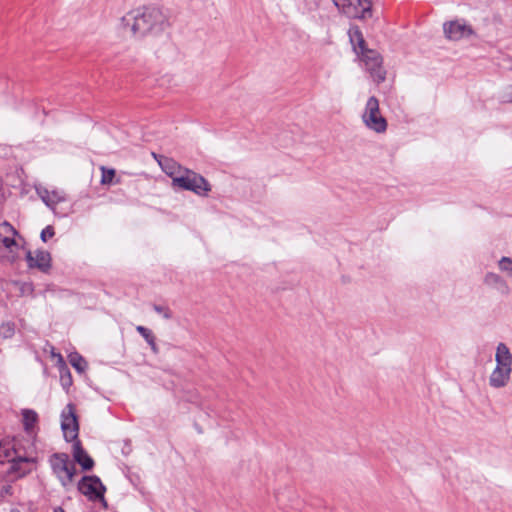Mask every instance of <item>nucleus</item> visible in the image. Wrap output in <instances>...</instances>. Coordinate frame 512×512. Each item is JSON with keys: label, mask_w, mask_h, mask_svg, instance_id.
Listing matches in <instances>:
<instances>
[{"label": "nucleus", "mask_w": 512, "mask_h": 512, "mask_svg": "<svg viewBox=\"0 0 512 512\" xmlns=\"http://www.w3.org/2000/svg\"><path fill=\"white\" fill-rule=\"evenodd\" d=\"M164 23V15L156 7H143L121 18V25L133 36H143Z\"/></svg>", "instance_id": "obj_1"}, {"label": "nucleus", "mask_w": 512, "mask_h": 512, "mask_svg": "<svg viewBox=\"0 0 512 512\" xmlns=\"http://www.w3.org/2000/svg\"><path fill=\"white\" fill-rule=\"evenodd\" d=\"M172 184L183 190L192 191L199 196H207L211 191L209 182L192 170H186L183 175L173 177Z\"/></svg>", "instance_id": "obj_2"}, {"label": "nucleus", "mask_w": 512, "mask_h": 512, "mask_svg": "<svg viewBox=\"0 0 512 512\" xmlns=\"http://www.w3.org/2000/svg\"><path fill=\"white\" fill-rule=\"evenodd\" d=\"M339 12L352 19H368L372 17L370 0H332Z\"/></svg>", "instance_id": "obj_3"}, {"label": "nucleus", "mask_w": 512, "mask_h": 512, "mask_svg": "<svg viewBox=\"0 0 512 512\" xmlns=\"http://www.w3.org/2000/svg\"><path fill=\"white\" fill-rule=\"evenodd\" d=\"M50 464L54 474L64 487L69 486L73 482L76 467L66 453L53 454L50 457Z\"/></svg>", "instance_id": "obj_4"}, {"label": "nucleus", "mask_w": 512, "mask_h": 512, "mask_svg": "<svg viewBox=\"0 0 512 512\" xmlns=\"http://www.w3.org/2000/svg\"><path fill=\"white\" fill-rule=\"evenodd\" d=\"M362 120L368 129L376 133H384L386 131L387 121L381 115L379 101L376 97L371 96L367 100Z\"/></svg>", "instance_id": "obj_5"}, {"label": "nucleus", "mask_w": 512, "mask_h": 512, "mask_svg": "<svg viewBox=\"0 0 512 512\" xmlns=\"http://www.w3.org/2000/svg\"><path fill=\"white\" fill-rule=\"evenodd\" d=\"M357 56L364 62L367 71L376 83H381L385 80L386 71L382 67L383 59L377 51L368 48Z\"/></svg>", "instance_id": "obj_6"}, {"label": "nucleus", "mask_w": 512, "mask_h": 512, "mask_svg": "<svg viewBox=\"0 0 512 512\" xmlns=\"http://www.w3.org/2000/svg\"><path fill=\"white\" fill-rule=\"evenodd\" d=\"M78 490L89 500H99L107 506L104 498L106 488L97 476H84L78 483Z\"/></svg>", "instance_id": "obj_7"}, {"label": "nucleus", "mask_w": 512, "mask_h": 512, "mask_svg": "<svg viewBox=\"0 0 512 512\" xmlns=\"http://www.w3.org/2000/svg\"><path fill=\"white\" fill-rule=\"evenodd\" d=\"M61 428L66 441H79V424L73 404L69 403L61 414Z\"/></svg>", "instance_id": "obj_8"}, {"label": "nucleus", "mask_w": 512, "mask_h": 512, "mask_svg": "<svg viewBox=\"0 0 512 512\" xmlns=\"http://www.w3.org/2000/svg\"><path fill=\"white\" fill-rule=\"evenodd\" d=\"M445 36L453 41H458L462 38L471 36L474 34L471 26L467 25L465 22L455 20L445 23L443 26Z\"/></svg>", "instance_id": "obj_9"}, {"label": "nucleus", "mask_w": 512, "mask_h": 512, "mask_svg": "<svg viewBox=\"0 0 512 512\" xmlns=\"http://www.w3.org/2000/svg\"><path fill=\"white\" fill-rule=\"evenodd\" d=\"M17 231L15 228L8 222H3L0 224V249L4 248L9 252L13 253L15 249L18 248V245L15 241V236L17 235Z\"/></svg>", "instance_id": "obj_10"}, {"label": "nucleus", "mask_w": 512, "mask_h": 512, "mask_svg": "<svg viewBox=\"0 0 512 512\" xmlns=\"http://www.w3.org/2000/svg\"><path fill=\"white\" fill-rule=\"evenodd\" d=\"M9 471L17 477H23L29 473L35 464V458L31 455L20 454L10 463Z\"/></svg>", "instance_id": "obj_11"}, {"label": "nucleus", "mask_w": 512, "mask_h": 512, "mask_svg": "<svg viewBox=\"0 0 512 512\" xmlns=\"http://www.w3.org/2000/svg\"><path fill=\"white\" fill-rule=\"evenodd\" d=\"M26 260L30 268H38L46 271L50 268L51 256L47 251H36L35 255L31 251L26 253Z\"/></svg>", "instance_id": "obj_12"}, {"label": "nucleus", "mask_w": 512, "mask_h": 512, "mask_svg": "<svg viewBox=\"0 0 512 512\" xmlns=\"http://www.w3.org/2000/svg\"><path fill=\"white\" fill-rule=\"evenodd\" d=\"M512 372V368H504L496 366L489 377V384L494 388L504 387L509 379Z\"/></svg>", "instance_id": "obj_13"}, {"label": "nucleus", "mask_w": 512, "mask_h": 512, "mask_svg": "<svg viewBox=\"0 0 512 512\" xmlns=\"http://www.w3.org/2000/svg\"><path fill=\"white\" fill-rule=\"evenodd\" d=\"M73 458L74 460L81 465L83 470H91L94 466L93 459L87 454V452L82 448L80 441H75L73 443Z\"/></svg>", "instance_id": "obj_14"}, {"label": "nucleus", "mask_w": 512, "mask_h": 512, "mask_svg": "<svg viewBox=\"0 0 512 512\" xmlns=\"http://www.w3.org/2000/svg\"><path fill=\"white\" fill-rule=\"evenodd\" d=\"M20 449L17 447L16 443L12 442H1L0 443V462L1 463H11L13 460L20 455Z\"/></svg>", "instance_id": "obj_15"}, {"label": "nucleus", "mask_w": 512, "mask_h": 512, "mask_svg": "<svg viewBox=\"0 0 512 512\" xmlns=\"http://www.w3.org/2000/svg\"><path fill=\"white\" fill-rule=\"evenodd\" d=\"M350 42L352 44L353 50L357 55H360V53L367 48L366 41L363 37V34L359 27L353 26L349 29L348 32Z\"/></svg>", "instance_id": "obj_16"}, {"label": "nucleus", "mask_w": 512, "mask_h": 512, "mask_svg": "<svg viewBox=\"0 0 512 512\" xmlns=\"http://www.w3.org/2000/svg\"><path fill=\"white\" fill-rule=\"evenodd\" d=\"M495 360L499 367L512 368V354L504 343H499L496 349Z\"/></svg>", "instance_id": "obj_17"}, {"label": "nucleus", "mask_w": 512, "mask_h": 512, "mask_svg": "<svg viewBox=\"0 0 512 512\" xmlns=\"http://www.w3.org/2000/svg\"><path fill=\"white\" fill-rule=\"evenodd\" d=\"M484 283L488 286L496 288L502 294L509 293V286L506 281L496 273L489 272L484 277Z\"/></svg>", "instance_id": "obj_18"}, {"label": "nucleus", "mask_w": 512, "mask_h": 512, "mask_svg": "<svg viewBox=\"0 0 512 512\" xmlns=\"http://www.w3.org/2000/svg\"><path fill=\"white\" fill-rule=\"evenodd\" d=\"M23 416V425L26 431H31L34 428V425L37 422L38 415L33 410H23L22 412Z\"/></svg>", "instance_id": "obj_19"}, {"label": "nucleus", "mask_w": 512, "mask_h": 512, "mask_svg": "<svg viewBox=\"0 0 512 512\" xmlns=\"http://www.w3.org/2000/svg\"><path fill=\"white\" fill-rule=\"evenodd\" d=\"M69 363L79 372L83 373L87 368L86 360L78 353L74 352L68 356Z\"/></svg>", "instance_id": "obj_20"}, {"label": "nucleus", "mask_w": 512, "mask_h": 512, "mask_svg": "<svg viewBox=\"0 0 512 512\" xmlns=\"http://www.w3.org/2000/svg\"><path fill=\"white\" fill-rule=\"evenodd\" d=\"M41 198L45 202V204L48 206H54L64 200L63 196L60 193L55 192V191H53V192L44 191V194L41 195Z\"/></svg>", "instance_id": "obj_21"}, {"label": "nucleus", "mask_w": 512, "mask_h": 512, "mask_svg": "<svg viewBox=\"0 0 512 512\" xmlns=\"http://www.w3.org/2000/svg\"><path fill=\"white\" fill-rule=\"evenodd\" d=\"M15 334V324L11 321L3 322L0 325V337L2 339H10Z\"/></svg>", "instance_id": "obj_22"}, {"label": "nucleus", "mask_w": 512, "mask_h": 512, "mask_svg": "<svg viewBox=\"0 0 512 512\" xmlns=\"http://www.w3.org/2000/svg\"><path fill=\"white\" fill-rule=\"evenodd\" d=\"M498 266L501 272L512 277V259L510 257H502L498 262Z\"/></svg>", "instance_id": "obj_23"}, {"label": "nucleus", "mask_w": 512, "mask_h": 512, "mask_svg": "<svg viewBox=\"0 0 512 512\" xmlns=\"http://www.w3.org/2000/svg\"><path fill=\"white\" fill-rule=\"evenodd\" d=\"M101 171H102L101 184H103V185L111 184L113 181V178L115 177V170L107 169L104 166H102Z\"/></svg>", "instance_id": "obj_24"}, {"label": "nucleus", "mask_w": 512, "mask_h": 512, "mask_svg": "<svg viewBox=\"0 0 512 512\" xmlns=\"http://www.w3.org/2000/svg\"><path fill=\"white\" fill-rule=\"evenodd\" d=\"M154 310L161 314L165 319H171L172 318V312L169 308L160 306V305H154Z\"/></svg>", "instance_id": "obj_25"}, {"label": "nucleus", "mask_w": 512, "mask_h": 512, "mask_svg": "<svg viewBox=\"0 0 512 512\" xmlns=\"http://www.w3.org/2000/svg\"><path fill=\"white\" fill-rule=\"evenodd\" d=\"M54 228L52 226L45 227L41 232V240L46 242L48 238H52L54 236Z\"/></svg>", "instance_id": "obj_26"}, {"label": "nucleus", "mask_w": 512, "mask_h": 512, "mask_svg": "<svg viewBox=\"0 0 512 512\" xmlns=\"http://www.w3.org/2000/svg\"><path fill=\"white\" fill-rule=\"evenodd\" d=\"M136 330L145 340H148L152 336H154L152 334V332L148 328H146L144 326L139 325V326L136 327Z\"/></svg>", "instance_id": "obj_27"}, {"label": "nucleus", "mask_w": 512, "mask_h": 512, "mask_svg": "<svg viewBox=\"0 0 512 512\" xmlns=\"http://www.w3.org/2000/svg\"><path fill=\"white\" fill-rule=\"evenodd\" d=\"M502 99L505 102H512V86H508L503 92H502Z\"/></svg>", "instance_id": "obj_28"}, {"label": "nucleus", "mask_w": 512, "mask_h": 512, "mask_svg": "<svg viewBox=\"0 0 512 512\" xmlns=\"http://www.w3.org/2000/svg\"><path fill=\"white\" fill-rule=\"evenodd\" d=\"M149 346L151 347V350L157 354L158 353V347L155 342V336H152L150 339L146 340Z\"/></svg>", "instance_id": "obj_29"}, {"label": "nucleus", "mask_w": 512, "mask_h": 512, "mask_svg": "<svg viewBox=\"0 0 512 512\" xmlns=\"http://www.w3.org/2000/svg\"><path fill=\"white\" fill-rule=\"evenodd\" d=\"M149 346L151 347V350L157 354L158 353V347L155 342V336H152L150 339L146 340Z\"/></svg>", "instance_id": "obj_30"}, {"label": "nucleus", "mask_w": 512, "mask_h": 512, "mask_svg": "<svg viewBox=\"0 0 512 512\" xmlns=\"http://www.w3.org/2000/svg\"><path fill=\"white\" fill-rule=\"evenodd\" d=\"M163 170H164L167 174L172 175V171H170V170H171V167H169V166L163 167Z\"/></svg>", "instance_id": "obj_31"}, {"label": "nucleus", "mask_w": 512, "mask_h": 512, "mask_svg": "<svg viewBox=\"0 0 512 512\" xmlns=\"http://www.w3.org/2000/svg\"><path fill=\"white\" fill-rule=\"evenodd\" d=\"M70 384H71V378H70V376H69V377H68V379H67V380H65L64 385H70Z\"/></svg>", "instance_id": "obj_32"}, {"label": "nucleus", "mask_w": 512, "mask_h": 512, "mask_svg": "<svg viewBox=\"0 0 512 512\" xmlns=\"http://www.w3.org/2000/svg\"><path fill=\"white\" fill-rule=\"evenodd\" d=\"M70 384H71V378H70V376H69V377H68V379H67V380H65L64 385H70Z\"/></svg>", "instance_id": "obj_33"}, {"label": "nucleus", "mask_w": 512, "mask_h": 512, "mask_svg": "<svg viewBox=\"0 0 512 512\" xmlns=\"http://www.w3.org/2000/svg\"><path fill=\"white\" fill-rule=\"evenodd\" d=\"M54 512H65L62 508H56Z\"/></svg>", "instance_id": "obj_34"}]
</instances>
